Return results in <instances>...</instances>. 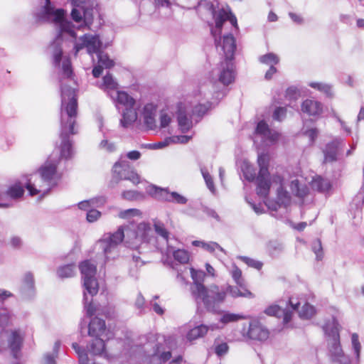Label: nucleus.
<instances>
[{"mask_svg": "<svg viewBox=\"0 0 364 364\" xmlns=\"http://www.w3.org/2000/svg\"><path fill=\"white\" fill-rule=\"evenodd\" d=\"M157 111L158 105L153 102L145 103L142 107L140 106L138 109V115H140L144 125L149 130H159L156 121Z\"/></svg>", "mask_w": 364, "mask_h": 364, "instance_id": "obj_17", "label": "nucleus"}, {"mask_svg": "<svg viewBox=\"0 0 364 364\" xmlns=\"http://www.w3.org/2000/svg\"><path fill=\"white\" fill-rule=\"evenodd\" d=\"M99 149L103 151L112 153L116 150V145L107 139H103L99 144Z\"/></svg>", "mask_w": 364, "mask_h": 364, "instance_id": "obj_48", "label": "nucleus"}, {"mask_svg": "<svg viewBox=\"0 0 364 364\" xmlns=\"http://www.w3.org/2000/svg\"><path fill=\"white\" fill-rule=\"evenodd\" d=\"M299 97V92L296 87H290L286 90V98L290 101L296 100Z\"/></svg>", "mask_w": 364, "mask_h": 364, "instance_id": "obj_54", "label": "nucleus"}, {"mask_svg": "<svg viewBox=\"0 0 364 364\" xmlns=\"http://www.w3.org/2000/svg\"><path fill=\"white\" fill-rule=\"evenodd\" d=\"M220 326L217 324H210V326L199 325L188 331L186 334V339L189 341L196 340L199 338L203 337L209 330L214 331L219 329Z\"/></svg>", "mask_w": 364, "mask_h": 364, "instance_id": "obj_26", "label": "nucleus"}, {"mask_svg": "<svg viewBox=\"0 0 364 364\" xmlns=\"http://www.w3.org/2000/svg\"><path fill=\"white\" fill-rule=\"evenodd\" d=\"M215 25H210V33L214 38L216 48L225 59H232L236 48L235 39L232 34L221 36L222 28L226 21L237 28V21L229 6L223 7L213 12Z\"/></svg>", "mask_w": 364, "mask_h": 364, "instance_id": "obj_5", "label": "nucleus"}, {"mask_svg": "<svg viewBox=\"0 0 364 364\" xmlns=\"http://www.w3.org/2000/svg\"><path fill=\"white\" fill-rule=\"evenodd\" d=\"M171 357V350H165L162 346H157L154 353L152 355V360H156L157 362L161 364L168 360Z\"/></svg>", "mask_w": 364, "mask_h": 364, "instance_id": "obj_37", "label": "nucleus"}, {"mask_svg": "<svg viewBox=\"0 0 364 364\" xmlns=\"http://www.w3.org/2000/svg\"><path fill=\"white\" fill-rule=\"evenodd\" d=\"M311 186L313 189L321 193H326L331 188L330 181L320 176H316L312 178Z\"/></svg>", "mask_w": 364, "mask_h": 364, "instance_id": "obj_33", "label": "nucleus"}, {"mask_svg": "<svg viewBox=\"0 0 364 364\" xmlns=\"http://www.w3.org/2000/svg\"><path fill=\"white\" fill-rule=\"evenodd\" d=\"M76 274V267L74 264L63 265L57 269V274L60 278L72 277Z\"/></svg>", "mask_w": 364, "mask_h": 364, "instance_id": "obj_39", "label": "nucleus"}, {"mask_svg": "<svg viewBox=\"0 0 364 364\" xmlns=\"http://www.w3.org/2000/svg\"><path fill=\"white\" fill-rule=\"evenodd\" d=\"M112 171L113 178L116 180V183L120 180H128L135 185L140 183L139 176L125 159L117 161L113 166Z\"/></svg>", "mask_w": 364, "mask_h": 364, "instance_id": "obj_14", "label": "nucleus"}, {"mask_svg": "<svg viewBox=\"0 0 364 364\" xmlns=\"http://www.w3.org/2000/svg\"><path fill=\"white\" fill-rule=\"evenodd\" d=\"M123 239L126 245L132 249H138L143 244L150 243L154 240L153 230L151 225L146 222L139 223L134 226L131 224L127 226H121L112 234L105 235L97 242V246L102 250L105 260L114 259L118 256V245Z\"/></svg>", "mask_w": 364, "mask_h": 364, "instance_id": "obj_2", "label": "nucleus"}, {"mask_svg": "<svg viewBox=\"0 0 364 364\" xmlns=\"http://www.w3.org/2000/svg\"><path fill=\"white\" fill-rule=\"evenodd\" d=\"M152 222L155 232L158 236L161 237L166 243H168L170 232L166 228L164 223L158 219H154Z\"/></svg>", "mask_w": 364, "mask_h": 364, "instance_id": "obj_38", "label": "nucleus"}, {"mask_svg": "<svg viewBox=\"0 0 364 364\" xmlns=\"http://www.w3.org/2000/svg\"><path fill=\"white\" fill-rule=\"evenodd\" d=\"M255 134L256 136L260 137L262 141L267 146L275 144L279 139V133L269 129L268 124L264 120L258 122Z\"/></svg>", "mask_w": 364, "mask_h": 364, "instance_id": "obj_21", "label": "nucleus"}, {"mask_svg": "<svg viewBox=\"0 0 364 364\" xmlns=\"http://www.w3.org/2000/svg\"><path fill=\"white\" fill-rule=\"evenodd\" d=\"M99 87L104 90L110 98L113 93L119 90L117 82L110 74H107L103 77Z\"/></svg>", "mask_w": 364, "mask_h": 364, "instance_id": "obj_29", "label": "nucleus"}, {"mask_svg": "<svg viewBox=\"0 0 364 364\" xmlns=\"http://www.w3.org/2000/svg\"><path fill=\"white\" fill-rule=\"evenodd\" d=\"M230 275L235 282V284L239 287H243L246 284L244 278L242 277V271L235 264L232 266V269L230 271Z\"/></svg>", "mask_w": 364, "mask_h": 364, "instance_id": "obj_43", "label": "nucleus"}, {"mask_svg": "<svg viewBox=\"0 0 364 364\" xmlns=\"http://www.w3.org/2000/svg\"><path fill=\"white\" fill-rule=\"evenodd\" d=\"M241 334L245 339L265 341L269 337V331L259 321H252L248 326H244Z\"/></svg>", "mask_w": 364, "mask_h": 364, "instance_id": "obj_20", "label": "nucleus"}, {"mask_svg": "<svg viewBox=\"0 0 364 364\" xmlns=\"http://www.w3.org/2000/svg\"><path fill=\"white\" fill-rule=\"evenodd\" d=\"M58 162V157L51 155L37 171L53 188L61 178V174L57 170Z\"/></svg>", "mask_w": 364, "mask_h": 364, "instance_id": "obj_15", "label": "nucleus"}, {"mask_svg": "<svg viewBox=\"0 0 364 364\" xmlns=\"http://www.w3.org/2000/svg\"><path fill=\"white\" fill-rule=\"evenodd\" d=\"M106 333L105 323L99 318H94L89 323L88 333L90 336L95 337L90 346L88 351L93 355H102L105 351V343L103 337Z\"/></svg>", "mask_w": 364, "mask_h": 364, "instance_id": "obj_11", "label": "nucleus"}, {"mask_svg": "<svg viewBox=\"0 0 364 364\" xmlns=\"http://www.w3.org/2000/svg\"><path fill=\"white\" fill-rule=\"evenodd\" d=\"M227 290L224 287L211 285L205 287L194 299L198 302H202L205 307L210 311H217L220 305L225 301Z\"/></svg>", "mask_w": 364, "mask_h": 364, "instance_id": "obj_10", "label": "nucleus"}, {"mask_svg": "<svg viewBox=\"0 0 364 364\" xmlns=\"http://www.w3.org/2000/svg\"><path fill=\"white\" fill-rule=\"evenodd\" d=\"M312 250L316 255V259H321L323 257V248L321 242L319 240H316L313 242Z\"/></svg>", "mask_w": 364, "mask_h": 364, "instance_id": "obj_51", "label": "nucleus"}, {"mask_svg": "<svg viewBox=\"0 0 364 364\" xmlns=\"http://www.w3.org/2000/svg\"><path fill=\"white\" fill-rule=\"evenodd\" d=\"M148 192L155 198L177 204L184 205L187 203V198L177 192H169L166 188H161L156 186H150Z\"/></svg>", "mask_w": 364, "mask_h": 364, "instance_id": "obj_19", "label": "nucleus"}, {"mask_svg": "<svg viewBox=\"0 0 364 364\" xmlns=\"http://www.w3.org/2000/svg\"><path fill=\"white\" fill-rule=\"evenodd\" d=\"M289 188L293 195L299 199H304L309 194V189L302 180L294 178L289 183Z\"/></svg>", "mask_w": 364, "mask_h": 364, "instance_id": "obj_27", "label": "nucleus"}, {"mask_svg": "<svg viewBox=\"0 0 364 364\" xmlns=\"http://www.w3.org/2000/svg\"><path fill=\"white\" fill-rule=\"evenodd\" d=\"M173 118V112L168 108L163 109L159 114V130L167 128L172 122Z\"/></svg>", "mask_w": 364, "mask_h": 364, "instance_id": "obj_35", "label": "nucleus"}, {"mask_svg": "<svg viewBox=\"0 0 364 364\" xmlns=\"http://www.w3.org/2000/svg\"><path fill=\"white\" fill-rule=\"evenodd\" d=\"M101 216V213L95 209L91 208L87 213V220L90 223L97 220Z\"/></svg>", "mask_w": 364, "mask_h": 364, "instance_id": "obj_56", "label": "nucleus"}, {"mask_svg": "<svg viewBox=\"0 0 364 364\" xmlns=\"http://www.w3.org/2000/svg\"><path fill=\"white\" fill-rule=\"evenodd\" d=\"M287 110L284 107H277L273 113V118L277 121H282L286 116Z\"/></svg>", "mask_w": 364, "mask_h": 364, "instance_id": "obj_57", "label": "nucleus"}, {"mask_svg": "<svg viewBox=\"0 0 364 364\" xmlns=\"http://www.w3.org/2000/svg\"><path fill=\"white\" fill-rule=\"evenodd\" d=\"M87 292L85 290L84 291V305L85 309L86 311V315L87 316H92L95 314V313L97 311L95 306H94L92 303V299L89 300L87 296Z\"/></svg>", "mask_w": 364, "mask_h": 364, "instance_id": "obj_47", "label": "nucleus"}, {"mask_svg": "<svg viewBox=\"0 0 364 364\" xmlns=\"http://www.w3.org/2000/svg\"><path fill=\"white\" fill-rule=\"evenodd\" d=\"M102 42L99 36L85 33L77 38L74 43V54L77 55L78 53L86 49L87 53L92 56L94 53L97 55L98 63L92 70V74L95 77H98L102 73L104 68H110L114 65L112 60L102 52H100Z\"/></svg>", "mask_w": 364, "mask_h": 364, "instance_id": "obj_6", "label": "nucleus"}, {"mask_svg": "<svg viewBox=\"0 0 364 364\" xmlns=\"http://www.w3.org/2000/svg\"><path fill=\"white\" fill-rule=\"evenodd\" d=\"M25 183L23 176L18 181L9 186L5 192L6 198H10L14 200L21 198L24 194Z\"/></svg>", "mask_w": 364, "mask_h": 364, "instance_id": "obj_28", "label": "nucleus"}, {"mask_svg": "<svg viewBox=\"0 0 364 364\" xmlns=\"http://www.w3.org/2000/svg\"><path fill=\"white\" fill-rule=\"evenodd\" d=\"M289 16L290 17V18L296 23L297 24H301L303 23V18L302 17L297 14H295V13H293V12H290L289 14Z\"/></svg>", "mask_w": 364, "mask_h": 364, "instance_id": "obj_63", "label": "nucleus"}, {"mask_svg": "<svg viewBox=\"0 0 364 364\" xmlns=\"http://www.w3.org/2000/svg\"><path fill=\"white\" fill-rule=\"evenodd\" d=\"M228 350V346L225 343H223L215 348V353L218 355L222 356L225 355Z\"/></svg>", "mask_w": 364, "mask_h": 364, "instance_id": "obj_59", "label": "nucleus"}, {"mask_svg": "<svg viewBox=\"0 0 364 364\" xmlns=\"http://www.w3.org/2000/svg\"><path fill=\"white\" fill-rule=\"evenodd\" d=\"M250 317V316L248 315L237 314L227 312L221 316V318H220V323H216V324L220 326V328H219V329H220V328H222L227 323L235 322V321H237L242 320V319H247Z\"/></svg>", "mask_w": 364, "mask_h": 364, "instance_id": "obj_34", "label": "nucleus"}, {"mask_svg": "<svg viewBox=\"0 0 364 364\" xmlns=\"http://www.w3.org/2000/svg\"><path fill=\"white\" fill-rule=\"evenodd\" d=\"M351 342L353 348L356 354V356L358 358L360 355L361 345L358 340V335L357 333H353L351 336Z\"/></svg>", "mask_w": 364, "mask_h": 364, "instance_id": "obj_53", "label": "nucleus"}, {"mask_svg": "<svg viewBox=\"0 0 364 364\" xmlns=\"http://www.w3.org/2000/svg\"><path fill=\"white\" fill-rule=\"evenodd\" d=\"M44 1L45 5L42 6L37 16L39 20L54 23L58 29V36L49 47V50L52 54L55 66L58 67L60 82H63V79L71 82L73 70L70 60L66 56L62 58L63 50L60 42L67 37L75 39V42L77 40L74 28L80 30L85 27H90L93 20L92 9L86 6L74 7L71 11V17L77 25L73 26L71 22L65 19V12L63 9H55L51 6L49 0Z\"/></svg>", "mask_w": 364, "mask_h": 364, "instance_id": "obj_1", "label": "nucleus"}, {"mask_svg": "<svg viewBox=\"0 0 364 364\" xmlns=\"http://www.w3.org/2000/svg\"><path fill=\"white\" fill-rule=\"evenodd\" d=\"M191 138H192L191 136H186V135L172 136L168 137L171 144H186L191 139Z\"/></svg>", "mask_w": 364, "mask_h": 364, "instance_id": "obj_50", "label": "nucleus"}, {"mask_svg": "<svg viewBox=\"0 0 364 364\" xmlns=\"http://www.w3.org/2000/svg\"><path fill=\"white\" fill-rule=\"evenodd\" d=\"M299 316L303 319H309L316 314L314 306L308 303H304L300 310H298Z\"/></svg>", "mask_w": 364, "mask_h": 364, "instance_id": "obj_42", "label": "nucleus"}, {"mask_svg": "<svg viewBox=\"0 0 364 364\" xmlns=\"http://www.w3.org/2000/svg\"><path fill=\"white\" fill-rule=\"evenodd\" d=\"M138 193L133 191H124L122 193V197L124 199L132 200L137 198Z\"/></svg>", "mask_w": 364, "mask_h": 364, "instance_id": "obj_61", "label": "nucleus"}, {"mask_svg": "<svg viewBox=\"0 0 364 364\" xmlns=\"http://www.w3.org/2000/svg\"><path fill=\"white\" fill-rule=\"evenodd\" d=\"M318 131L316 128H311L305 132V135L309 138L311 142H313L317 137Z\"/></svg>", "mask_w": 364, "mask_h": 364, "instance_id": "obj_60", "label": "nucleus"}, {"mask_svg": "<svg viewBox=\"0 0 364 364\" xmlns=\"http://www.w3.org/2000/svg\"><path fill=\"white\" fill-rule=\"evenodd\" d=\"M173 256L176 261L181 264L187 263L190 258L189 252L183 249H178L173 251Z\"/></svg>", "mask_w": 364, "mask_h": 364, "instance_id": "obj_46", "label": "nucleus"}, {"mask_svg": "<svg viewBox=\"0 0 364 364\" xmlns=\"http://www.w3.org/2000/svg\"><path fill=\"white\" fill-rule=\"evenodd\" d=\"M341 142V139H335L326 145L323 151L325 163L333 162L337 159L338 146Z\"/></svg>", "mask_w": 364, "mask_h": 364, "instance_id": "obj_30", "label": "nucleus"}, {"mask_svg": "<svg viewBox=\"0 0 364 364\" xmlns=\"http://www.w3.org/2000/svg\"><path fill=\"white\" fill-rule=\"evenodd\" d=\"M23 181L29 195L40 199L48 195L53 188L38 171L29 176H23Z\"/></svg>", "mask_w": 364, "mask_h": 364, "instance_id": "obj_12", "label": "nucleus"}, {"mask_svg": "<svg viewBox=\"0 0 364 364\" xmlns=\"http://www.w3.org/2000/svg\"><path fill=\"white\" fill-rule=\"evenodd\" d=\"M20 291L24 299H31L35 295L34 278L31 272H27L24 274Z\"/></svg>", "mask_w": 364, "mask_h": 364, "instance_id": "obj_23", "label": "nucleus"}, {"mask_svg": "<svg viewBox=\"0 0 364 364\" xmlns=\"http://www.w3.org/2000/svg\"><path fill=\"white\" fill-rule=\"evenodd\" d=\"M61 83V107H60V154L65 159L73 154L70 134L77 132L76 119L77 116V101L75 88Z\"/></svg>", "mask_w": 364, "mask_h": 364, "instance_id": "obj_3", "label": "nucleus"}, {"mask_svg": "<svg viewBox=\"0 0 364 364\" xmlns=\"http://www.w3.org/2000/svg\"><path fill=\"white\" fill-rule=\"evenodd\" d=\"M191 276L193 280V286L191 288V293L195 298L206 287L203 284L205 274L202 270H196L194 268L190 269Z\"/></svg>", "mask_w": 364, "mask_h": 364, "instance_id": "obj_24", "label": "nucleus"}, {"mask_svg": "<svg viewBox=\"0 0 364 364\" xmlns=\"http://www.w3.org/2000/svg\"><path fill=\"white\" fill-rule=\"evenodd\" d=\"M85 290L92 297L98 292V283L95 278L97 272L94 261L86 259L79 265Z\"/></svg>", "mask_w": 364, "mask_h": 364, "instance_id": "obj_13", "label": "nucleus"}, {"mask_svg": "<svg viewBox=\"0 0 364 364\" xmlns=\"http://www.w3.org/2000/svg\"><path fill=\"white\" fill-rule=\"evenodd\" d=\"M328 340V355L331 361L336 364H350V358L346 355L340 343L341 326L336 318L333 317L323 326Z\"/></svg>", "mask_w": 364, "mask_h": 364, "instance_id": "obj_7", "label": "nucleus"}, {"mask_svg": "<svg viewBox=\"0 0 364 364\" xmlns=\"http://www.w3.org/2000/svg\"><path fill=\"white\" fill-rule=\"evenodd\" d=\"M171 145L168 137H166L161 141H159L154 144H151L147 146L149 149H161L168 146Z\"/></svg>", "mask_w": 364, "mask_h": 364, "instance_id": "obj_55", "label": "nucleus"}, {"mask_svg": "<svg viewBox=\"0 0 364 364\" xmlns=\"http://www.w3.org/2000/svg\"><path fill=\"white\" fill-rule=\"evenodd\" d=\"M244 177L249 181L255 180L256 170L248 161H244L241 166Z\"/></svg>", "mask_w": 364, "mask_h": 364, "instance_id": "obj_41", "label": "nucleus"}, {"mask_svg": "<svg viewBox=\"0 0 364 364\" xmlns=\"http://www.w3.org/2000/svg\"><path fill=\"white\" fill-rule=\"evenodd\" d=\"M240 258L249 267H253L257 269H260L262 267V263L259 261L255 260L252 258L247 257H240Z\"/></svg>", "mask_w": 364, "mask_h": 364, "instance_id": "obj_52", "label": "nucleus"}, {"mask_svg": "<svg viewBox=\"0 0 364 364\" xmlns=\"http://www.w3.org/2000/svg\"><path fill=\"white\" fill-rule=\"evenodd\" d=\"M42 364H55L54 356L50 354L45 355L42 360Z\"/></svg>", "mask_w": 364, "mask_h": 364, "instance_id": "obj_64", "label": "nucleus"}, {"mask_svg": "<svg viewBox=\"0 0 364 364\" xmlns=\"http://www.w3.org/2000/svg\"><path fill=\"white\" fill-rule=\"evenodd\" d=\"M301 301H299V299L292 296L289 298L288 304V305L291 308V310L289 309L288 306L284 309L279 305L274 304L267 308L264 312L265 314L269 316H275L277 317L283 316L284 323H287L291 319L293 311L295 310H298Z\"/></svg>", "mask_w": 364, "mask_h": 364, "instance_id": "obj_18", "label": "nucleus"}, {"mask_svg": "<svg viewBox=\"0 0 364 364\" xmlns=\"http://www.w3.org/2000/svg\"><path fill=\"white\" fill-rule=\"evenodd\" d=\"M259 60L261 63L272 67L279 63V58L277 55L270 53L260 56Z\"/></svg>", "mask_w": 364, "mask_h": 364, "instance_id": "obj_45", "label": "nucleus"}, {"mask_svg": "<svg viewBox=\"0 0 364 364\" xmlns=\"http://www.w3.org/2000/svg\"><path fill=\"white\" fill-rule=\"evenodd\" d=\"M210 107V102L202 104L196 100L180 102L178 105L177 119L181 132H186L192 128L191 114L203 115Z\"/></svg>", "mask_w": 364, "mask_h": 364, "instance_id": "obj_9", "label": "nucleus"}, {"mask_svg": "<svg viewBox=\"0 0 364 364\" xmlns=\"http://www.w3.org/2000/svg\"><path fill=\"white\" fill-rule=\"evenodd\" d=\"M213 80H218L224 85L232 83L235 77L234 65L232 59H225L220 65L212 71Z\"/></svg>", "mask_w": 364, "mask_h": 364, "instance_id": "obj_16", "label": "nucleus"}, {"mask_svg": "<svg viewBox=\"0 0 364 364\" xmlns=\"http://www.w3.org/2000/svg\"><path fill=\"white\" fill-rule=\"evenodd\" d=\"M227 290V294L229 293L231 296L236 297H245L252 298V293L249 291L245 284L243 287L228 285L225 287Z\"/></svg>", "mask_w": 364, "mask_h": 364, "instance_id": "obj_31", "label": "nucleus"}, {"mask_svg": "<svg viewBox=\"0 0 364 364\" xmlns=\"http://www.w3.org/2000/svg\"><path fill=\"white\" fill-rule=\"evenodd\" d=\"M106 203L105 197H97L88 200H84L78 203V207L81 210H89L93 207H100Z\"/></svg>", "mask_w": 364, "mask_h": 364, "instance_id": "obj_36", "label": "nucleus"}, {"mask_svg": "<svg viewBox=\"0 0 364 364\" xmlns=\"http://www.w3.org/2000/svg\"><path fill=\"white\" fill-rule=\"evenodd\" d=\"M257 163L259 166V176L257 179V193L262 198H266L269 193L272 184L278 185L277 197L275 200H267L266 205L272 210H277L280 208H287L291 203V196L287 191L284 190V183L279 176H274L269 178L268 165L269 156L267 154L258 155Z\"/></svg>", "mask_w": 364, "mask_h": 364, "instance_id": "obj_4", "label": "nucleus"}, {"mask_svg": "<svg viewBox=\"0 0 364 364\" xmlns=\"http://www.w3.org/2000/svg\"><path fill=\"white\" fill-rule=\"evenodd\" d=\"M110 99L117 109L122 107L121 125L125 128L132 126L138 119L139 102L128 92L121 90L113 93Z\"/></svg>", "mask_w": 364, "mask_h": 364, "instance_id": "obj_8", "label": "nucleus"}, {"mask_svg": "<svg viewBox=\"0 0 364 364\" xmlns=\"http://www.w3.org/2000/svg\"><path fill=\"white\" fill-rule=\"evenodd\" d=\"M126 157L132 161H136L140 159L141 153L139 151H131L126 154Z\"/></svg>", "mask_w": 364, "mask_h": 364, "instance_id": "obj_62", "label": "nucleus"}, {"mask_svg": "<svg viewBox=\"0 0 364 364\" xmlns=\"http://www.w3.org/2000/svg\"><path fill=\"white\" fill-rule=\"evenodd\" d=\"M301 111L309 116L317 117L323 112V104L313 99H306L301 104Z\"/></svg>", "mask_w": 364, "mask_h": 364, "instance_id": "obj_25", "label": "nucleus"}, {"mask_svg": "<svg viewBox=\"0 0 364 364\" xmlns=\"http://www.w3.org/2000/svg\"><path fill=\"white\" fill-rule=\"evenodd\" d=\"M24 333L20 329H15L10 332L8 337V346L15 358H18V353L21 350Z\"/></svg>", "mask_w": 364, "mask_h": 364, "instance_id": "obj_22", "label": "nucleus"}, {"mask_svg": "<svg viewBox=\"0 0 364 364\" xmlns=\"http://www.w3.org/2000/svg\"><path fill=\"white\" fill-rule=\"evenodd\" d=\"M201 173L203 175V177L205 181L206 186L208 188V189L212 193H215V189L213 181V178H212L210 174L208 173L207 169H205V168H201Z\"/></svg>", "mask_w": 364, "mask_h": 364, "instance_id": "obj_49", "label": "nucleus"}, {"mask_svg": "<svg viewBox=\"0 0 364 364\" xmlns=\"http://www.w3.org/2000/svg\"><path fill=\"white\" fill-rule=\"evenodd\" d=\"M309 85L318 91L323 93L327 97L333 96V88L329 84L321 82H311Z\"/></svg>", "mask_w": 364, "mask_h": 364, "instance_id": "obj_40", "label": "nucleus"}, {"mask_svg": "<svg viewBox=\"0 0 364 364\" xmlns=\"http://www.w3.org/2000/svg\"><path fill=\"white\" fill-rule=\"evenodd\" d=\"M9 245L16 249L20 248L23 245V241L18 236H13L9 240Z\"/></svg>", "mask_w": 364, "mask_h": 364, "instance_id": "obj_58", "label": "nucleus"}, {"mask_svg": "<svg viewBox=\"0 0 364 364\" xmlns=\"http://www.w3.org/2000/svg\"><path fill=\"white\" fill-rule=\"evenodd\" d=\"M192 245L195 247H200L210 253H214L215 251H219L224 254L226 253L225 250L215 242H205L202 240H193Z\"/></svg>", "mask_w": 364, "mask_h": 364, "instance_id": "obj_32", "label": "nucleus"}, {"mask_svg": "<svg viewBox=\"0 0 364 364\" xmlns=\"http://www.w3.org/2000/svg\"><path fill=\"white\" fill-rule=\"evenodd\" d=\"M118 217L119 218L125 219V220H131L135 217L141 218V212L136 208H130L127 210H121L118 213Z\"/></svg>", "mask_w": 364, "mask_h": 364, "instance_id": "obj_44", "label": "nucleus"}]
</instances>
